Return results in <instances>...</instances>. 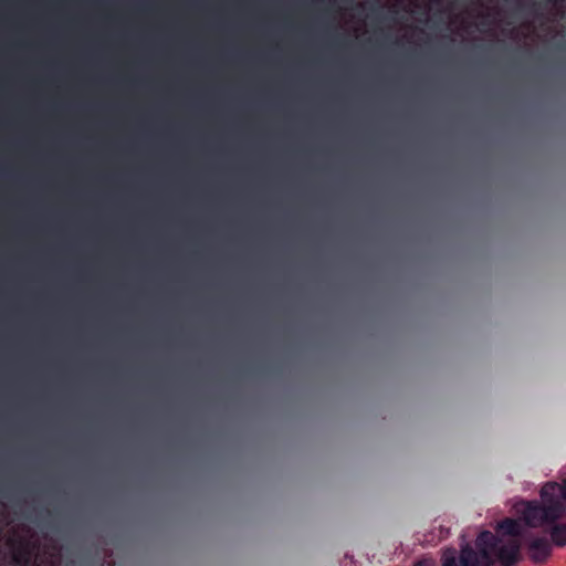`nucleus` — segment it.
Instances as JSON below:
<instances>
[{
	"instance_id": "obj_10",
	"label": "nucleus",
	"mask_w": 566,
	"mask_h": 566,
	"mask_svg": "<svg viewBox=\"0 0 566 566\" xmlns=\"http://www.w3.org/2000/svg\"><path fill=\"white\" fill-rule=\"evenodd\" d=\"M491 66H492V57L490 56L489 57V67L491 69Z\"/></svg>"
},
{
	"instance_id": "obj_2",
	"label": "nucleus",
	"mask_w": 566,
	"mask_h": 566,
	"mask_svg": "<svg viewBox=\"0 0 566 566\" xmlns=\"http://www.w3.org/2000/svg\"><path fill=\"white\" fill-rule=\"evenodd\" d=\"M515 513L528 527L551 525L564 516L562 502L542 504L538 501H520L514 505Z\"/></svg>"
},
{
	"instance_id": "obj_11",
	"label": "nucleus",
	"mask_w": 566,
	"mask_h": 566,
	"mask_svg": "<svg viewBox=\"0 0 566 566\" xmlns=\"http://www.w3.org/2000/svg\"><path fill=\"white\" fill-rule=\"evenodd\" d=\"M496 14H497V15L500 14V11H499V10L496 11Z\"/></svg>"
},
{
	"instance_id": "obj_3",
	"label": "nucleus",
	"mask_w": 566,
	"mask_h": 566,
	"mask_svg": "<svg viewBox=\"0 0 566 566\" xmlns=\"http://www.w3.org/2000/svg\"><path fill=\"white\" fill-rule=\"evenodd\" d=\"M521 558V541L518 537L503 539L497 536V565L514 566Z\"/></svg>"
},
{
	"instance_id": "obj_1",
	"label": "nucleus",
	"mask_w": 566,
	"mask_h": 566,
	"mask_svg": "<svg viewBox=\"0 0 566 566\" xmlns=\"http://www.w3.org/2000/svg\"><path fill=\"white\" fill-rule=\"evenodd\" d=\"M495 556V535L490 531L481 532L475 539V549L469 544L455 548H447L442 554V566H491ZM415 566H427L419 562Z\"/></svg>"
},
{
	"instance_id": "obj_7",
	"label": "nucleus",
	"mask_w": 566,
	"mask_h": 566,
	"mask_svg": "<svg viewBox=\"0 0 566 566\" xmlns=\"http://www.w3.org/2000/svg\"><path fill=\"white\" fill-rule=\"evenodd\" d=\"M499 531H504L512 537H517L521 532L518 523L515 520L509 517L497 522V532Z\"/></svg>"
},
{
	"instance_id": "obj_5",
	"label": "nucleus",
	"mask_w": 566,
	"mask_h": 566,
	"mask_svg": "<svg viewBox=\"0 0 566 566\" xmlns=\"http://www.w3.org/2000/svg\"><path fill=\"white\" fill-rule=\"evenodd\" d=\"M558 494H560V485L557 482H547L541 489L543 504H553L555 501L562 502Z\"/></svg>"
},
{
	"instance_id": "obj_4",
	"label": "nucleus",
	"mask_w": 566,
	"mask_h": 566,
	"mask_svg": "<svg viewBox=\"0 0 566 566\" xmlns=\"http://www.w3.org/2000/svg\"><path fill=\"white\" fill-rule=\"evenodd\" d=\"M527 553L534 564H544L552 555V543L546 537H534L527 543Z\"/></svg>"
},
{
	"instance_id": "obj_9",
	"label": "nucleus",
	"mask_w": 566,
	"mask_h": 566,
	"mask_svg": "<svg viewBox=\"0 0 566 566\" xmlns=\"http://www.w3.org/2000/svg\"><path fill=\"white\" fill-rule=\"evenodd\" d=\"M492 46H493V41L490 40V43H489V50L491 51L492 50Z\"/></svg>"
},
{
	"instance_id": "obj_6",
	"label": "nucleus",
	"mask_w": 566,
	"mask_h": 566,
	"mask_svg": "<svg viewBox=\"0 0 566 566\" xmlns=\"http://www.w3.org/2000/svg\"><path fill=\"white\" fill-rule=\"evenodd\" d=\"M551 543L558 546H566V523L556 524L553 523L549 528Z\"/></svg>"
},
{
	"instance_id": "obj_8",
	"label": "nucleus",
	"mask_w": 566,
	"mask_h": 566,
	"mask_svg": "<svg viewBox=\"0 0 566 566\" xmlns=\"http://www.w3.org/2000/svg\"><path fill=\"white\" fill-rule=\"evenodd\" d=\"M489 20H490V23L495 21V11L492 7H490V9H489Z\"/></svg>"
}]
</instances>
